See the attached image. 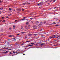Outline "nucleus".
<instances>
[{
    "instance_id": "nucleus-28",
    "label": "nucleus",
    "mask_w": 60,
    "mask_h": 60,
    "mask_svg": "<svg viewBox=\"0 0 60 60\" xmlns=\"http://www.w3.org/2000/svg\"><path fill=\"white\" fill-rule=\"evenodd\" d=\"M9 29L10 30H11V27H9Z\"/></svg>"
},
{
    "instance_id": "nucleus-59",
    "label": "nucleus",
    "mask_w": 60,
    "mask_h": 60,
    "mask_svg": "<svg viewBox=\"0 0 60 60\" xmlns=\"http://www.w3.org/2000/svg\"><path fill=\"white\" fill-rule=\"evenodd\" d=\"M52 0H51L50 1V2H52Z\"/></svg>"
},
{
    "instance_id": "nucleus-63",
    "label": "nucleus",
    "mask_w": 60,
    "mask_h": 60,
    "mask_svg": "<svg viewBox=\"0 0 60 60\" xmlns=\"http://www.w3.org/2000/svg\"><path fill=\"white\" fill-rule=\"evenodd\" d=\"M18 52L17 51L16 52V53H17Z\"/></svg>"
},
{
    "instance_id": "nucleus-49",
    "label": "nucleus",
    "mask_w": 60,
    "mask_h": 60,
    "mask_svg": "<svg viewBox=\"0 0 60 60\" xmlns=\"http://www.w3.org/2000/svg\"><path fill=\"white\" fill-rule=\"evenodd\" d=\"M57 7H55V8H54V9H56V8Z\"/></svg>"
},
{
    "instance_id": "nucleus-30",
    "label": "nucleus",
    "mask_w": 60,
    "mask_h": 60,
    "mask_svg": "<svg viewBox=\"0 0 60 60\" xmlns=\"http://www.w3.org/2000/svg\"><path fill=\"white\" fill-rule=\"evenodd\" d=\"M5 20H4H4L2 21V22H5Z\"/></svg>"
},
{
    "instance_id": "nucleus-2",
    "label": "nucleus",
    "mask_w": 60,
    "mask_h": 60,
    "mask_svg": "<svg viewBox=\"0 0 60 60\" xmlns=\"http://www.w3.org/2000/svg\"><path fill=\"white\" fill-rule=\"evenodd\" d=\"M43 30L42 29H41L39 30V32L40 33L42 34V30Z\"/></svg>"
},
{
    "instance_id": "nucleus-29",
    "label": "nucleus",
    "mask_w": 60,
    "mask_h": 60,
    "mask_svg": "<svg viewBox=\"0 0 60 60\" xmlns=\"http://www.w3.org/2000/svg\"><path fill=\"white\" fill-rule=\"evenodd\" d=\"M54 37H56V36H57V35H54Z\"/></svg>"
},
{
    "instance_id": "nucleus-57",
    "label": "nucleus",
    "mask_w": 60,
    "mask_h": 60,
    "mask_svg": "<svg viewBox=\"0 0 60 60\" xmlns=\"http://www.w3.org/2000/svg\"><path fill=\"white\" fill-rule=\"evenodd\" d=\"M26 55V54H25L24 53L23 54V55Z\"/></svg>"
},
{
    "instance_id": "nucleus-60",
    "label": "nucleus",
    "mask_w": 60,
    "mask_h": 60,
    "mask_svg": "<svg viewBox=\"0 0 60 60\" xmlns=\"http://www.w3.org/2000/svg\"><path fill=\"white\" fill-rule=\"evenodd\" d=\"M54 41H56L57 40H56H56H54Z\"/></svg>"
},
{
    "instance_id": "nucleus-54",
    "label": "nucleus",
    "mask_w": 60,
    "mask_h": 60,
    "mask_svg": "<svg viewBox=\"0 0 60 60\" xmlns=\"http://www.w3.org/2000/svg\"><path fill=\"white\" fill-rule=\"evenodd\" d=\"M9 18V17H8V16H7V18Z\"/></svg>"
},
{
    "instance_id": "nucleus-9",
    "label": "nucleus",
    "mask_w": 60,
    "mask_h": 60,
    "mask_svg": "<svg viewBox=\"0 0 60 60\" xmlns=\"http://www.w3.org/2000/svg\"><path fill=\"white\" fill-rule=\"evenodd\" d=\"M28 46H30V47H31L32 46H33V45H28Z\"/></svg>"
},
{
    "instance_id": "nucleus-37",
    "label": "nucleus",
    "mask_w": 60,
    "mask_h": 60,
    "mask_svg": "<svg viewBox=\"0 0 60 60\" xmlns=\"http://www.w3.org/2000/svg\"><path fill=\"white\" fill-rule=\"evenodd\" d=\"M16 11H19V9H17L16 10Z\"/></svg>"
},
{
    "instance_id": "nucleus-40",
    "label": "nucleus",
    "mask_w": 60,
    "mask_h": 60,
    "mask_svg": "<svg viewBox=\"0 0 60 60\" xmlns=\"http://www.w3.org/2000/svg\"><path fill=\"white\" fill-rule=\"evenodd\" d=\"M36 23V25H38V23H37L36 22H35Z\"/></svg>"
},
{
    "instance_id": "nucleus-46",
    "label": "nucleus",
    "mask_w": 60,
    "mask_h": 60,
    "mask_svg": "<svg viewBox=\"0 0 60 60\" xmlns=\"http://www.w3.org/2000/svg\"><path fill=\"white\" fill-rule=\"evenodd\" d=\"M11 50V49H9L8 50Z\"/></svg>"
},
{
    "instance_id": "nucleus-11",
    "label": "nucleus",
    "mask_w": 60,
    "mask_h": 60,
    "mask_svg": "<svg viewBox=\"0 0 60 60\" xmlns=\"http://www.w3.org/2000/svg\"><path fill=\"white\" fill-rule=\"evenodd\" d=\"M31 44H32V45H34V43H30Z\"/></svg>"
},
{
    "instance_id": "nucleus-58",
    "label": "nucleus",
    "mask_w": 60,
    "mask_h": 60,
    "mask_svg": "<svg viewBox=\"0 0 60 60\" xmlns=\"http://www.w3.org/2000/svg\"><path fill=\"white\" fill-rule=\"evenodd\" d=\"M48 1H46L45 2V3L46 2H47Z\"/></svg>"
},
{
    "instance_id": "nucleus-4",
    "label": "nucleus",
    "mask_w": 60,
    "mask_h": 60,
    "mask_svg": "<svg viewBox=\"0 0 60 60\" xmlns=\"http://www.w3.org/2000/svg\"><path fill=\"white\" fill-rule=\"evenodd\" d=\"M52 38H56V37H55V36L54 35H53L51 36Z\"/></svg>"
},
{
    "instance_id": "nucleus-12",
    "label": "nucleus",
    "mask_w": 60,
    "mask_h": 60,
    "mask_svg": "<svg viewBox=\"0 0 60 60\" xmlns=\"http://www.w3.org/2000/svg\"><path fill=\"white\" fill-rule=\"evenodd\" d=\"M42 3H43V2H42V1L41 2L39 3V4H42Z\"/></svg>"
},
{
    "instance_id": "nucleus-32",
    "label": "nucleus",
    "mask_w": 60,
    "mask_h": 60,
    "mask_svg": "<svg viewBox=\"0 0 60 60\" xmlns=\"http://www.w3.org/2000/svg\"><path fill=\"white\" fill-rule=\"evenodd\" d=\"M37 4V5H40V3H39V4Z\"/></svg>"
},
{
    "instance_id": "nucleus-17",
    "label": "nucleus",
    "mask_w": 60,
    "mask_h": 60,
    "mask_svg": "<svg viewBox=\"0 0 60 60\" xmlns=\"http://www.w3.org/2000/svg\"><path fill=\"white\" fill-rule=\"evenodd\" d=\"M26 42H30V41H27Z\"/></svg>"
},
{
    "instance_id": "nucleus-61",
    "label": "nucleus",
    "mask_w": 60,
    "mask_h": 60,
    "mask_svg": "<svg viewBox=\"0 0 60 60\" xmlns=\"http://www.w3.org/2000/svg\"><path fill=\"white\" fill-rule=\"evenodd\" d=\"M59 26V25H56V26Z\"/></svg>"
},
{
    "instance_id": "nucleus-13",
    "label": "nucleus",
    "mask_w": 60,
    "mask_h": 60,
    "mask_svg": "<svg viewBox=\"0 0 60 60\" xmlns=\"http://www.w3.org/2000/svg\"><path fill=\"white\" fill-rule=\"evenodd\" d=\"M15 38H13V40L15 41H16V39H15Z\"/></svg>"
},
{
    "instance_id": "nucleus-51",
    "label": "nucleus",
    "mask_w": 60,
    "mask_h": 60,
    "mask_svg": "<svg viewBox=\"0 0 60 60\" xmlns=\"http://www.w3.org/2000/svg\"><path fill=\"white\" fill-rule=\"evenodd\" d=\"M8 41H11V40H10V39H8Z\"/></svg>"
},
{
    "instance_id": "nucleus-22",
    "label": "nucleus",
    "mask_w": 60,
    "mask_h": 60,
    "mask_svg": "<svg viewBox=\"0 0 60 60\" xmlns=\"http://www.w3.org/2000/svg\"><path fill=\"white\" fill-rule=\"evenodd\" d=\"M53 24H56V23L55 22H53Z\"/></svg>"
},
{
    "instance_id": "nucleus-26",
    "label": "nucleus",
    "mask_w": 60,
    "mask_h": 60,
    "mask_svg": "<svg viewBox=\"0 0 60 60\" xmlns=\"http://www.w3.org/2000/svg\"><path fill=\"white\" fill-rule=\"evenodd\" d=\"M25 19H22V20H25Z\"/></svg>"
},
{
    "instance_id": "nucleus-27",
    "label": "nucleus",
    "mask_w": 60,
    "mask_h": 60,
    "mask_svg": "<svg viewBox=\"0 0 60 60\" xmlns=\"http://www.w3.org/2000/svg\"><path fill=\"white\" fill-rule=\"evenodd\" d=\"M25 33V32H21L20 33V34H23V33Z\"/></svg>"
},
{
    "instance_id": "nucleus-24",
    "label": "nucleus",
    "mask_w": 60,
    "mask_h": 60,
    "mask_svg": "<svg viewBox=\"0 0 60 60\" xmlns=\"http://www.w3.org/2000/svg\"><path fill=\"white\" fill-rule=\"evenodd\" d=\"M13 53H14V54H15V53H16V52L14 51L13 52Z\"/></svg>"
},
{
    "instance_id": "nucleus-33",
    "label": "nucleus",
    "mask_w": 60,
    "mask_h": 60,
    "mask_svg": "<svg viewBox=\"0 0 60 60\" xmlns=\"http://www.w3.org/2000/svg\"><path fill=\"white\" fill-rule=\"evenodd\" d=\"M22 11H24V9L23 8H22Z\"/></svg>"
},
{
    "instance_id": "nucleus-8",
    "label": "nucleus",
    "mask_w": 60,
    "mask_h": 60,
    "mask_svg": "<svg viewBox=\"0 0 60 60\" xmlns=\"http://www.w3.org/2000/svg\"><path fill=\"white\" fill-rule=\"evenodd\" d=\"M7 52H8V51H7L5 52H4L3 53V54H6V53H7Z\"/></svg>"
},
{
    "instance_id": "nucleus-15",
    "label": "nucleus",
    "mask_w": 60,
    "mask_h": 60,
    "mask_svg": "<svg viewBox=\"0 0 60 60\" xmlns=\"http://www.w3.org/2000/svg\"><path fill=\"white\" fill-rule=\"evenodd\" d=\"M24 43H23L22 44H21V46H22V45H23L24 44Z\"/></svg>"
},
{
    "instance_id": "nucleus-21",
    "label": "nucleus",
    "mask_w": 60,
    "mask_h": 60,
    "mask_svg": "<svg viewBox=\"0 0 60 60\" xmlns=\"http://www.w3.org/2000/svg\"><path fill=\"white\" fill-rule=\"evenodd\" d=\"M28 24H29V23H28V22H27L26 23V25H28Z\"/></svg>"
},
{
    "instance_id": "nucleus-56",
    "label": "nucleus",
    "mask_w": 60,
    "mask_h": 60,
    "mask_svg": "<svg viewBox=\"0 0 60 60\" xmlns=\"http://www.w3.org/2000/svg\"><path fill=\"white\" fill-rule=\"evenodd\" d=\"M50 38V39H51V38H52V37H51Z\"/></svg>"
},
{
    "instance_id": "nucleus-39",
    "label": "nucleus",
    "mask_w": 60,
    "mask_h": 60,
    "mask_svg": "<svg viewBox=\"0 0 60 60\" xmlns=\"http://www.w3.org/2000/svg\"><path fill=\"white\" fill-rule=\"evenodd\" d=\"M56 39V41H57V40H58V38H56V39Z\"/></svg>"
},
{
    "instance_id": "nucleus-34",
    "label": "nucleus",
    "mask_w": 60,
    "mask_h": 60,
    "mask_svg": "<svg viewBox=\"0 0 60 60\" xmlns=\"http://www.w3.org/2000/svg\"><path fill=\"white\" fill-rule=\"evenodd\" d=\"M40 22V23L41 24H42V22Z\"/></svg>"
},
{
    "instance_id": "nucleus-1",
    "label": "nucleus",
    "mask_w": 60,
    "mask_h": 60,
    "mask_svg": "<svg viewBox=\"0 0 60 60\" xmlns=\"http://www.w3.org/2000/svg\"><path fill=\"white\" fill-rule=\"evenodd\" d=\"M33 28L34 29H37V26H33Z\"/></svg>"
},
{
    "instance_id": "nucleus-50",
    "label": "nucleus",
    "mask_w": 60,
    "mask_h": 60,
    "mask_svg": "<svg viewBox=\"0 0 60 60\" xmlns=\"http://www.w3.org/2000/svg\"><path fill=\"white\" fill-rule=\"evenodd\" d=\"M30 26V25H28V26Z\"/></svg>"
},
{
    "instance_id": "nucleus-5",
    "label": "nucleus",
    "mask_w": 60,
    "mask_h": 60,
    "mask_svg": "<svg viewBox=\"0 0 60 60\" xmlns=\"http://www.w3.org/2000/svg\"><path fill=\"white\" fill-rule=\"evenodd\" d=\"M8 37H14L13 36V35H9Z\"/></svg>"
},
{
    "instance_id": "nucleus-38",
    "label": "nucleus",
    "mask_w": 60,
    "mask_h": 60,
    "mask_svg": "<svg viewBox=\"0 0 60 60\" xmlns=\"http://www.w3.org/2000/svg\"><path fill=\"white\" fill-rule=\"evenodd\" d=\"M2 19H4V17H2Z\"/></svg>"
},
{
    "instance_id": "nucleus-53",
    "label": "nucleus",
    "mask_w": 60,
    "mask_h": 60,
    "mask_svg": "<svg viewBox=\"0 0 60 60\" xmlns=\"http://www.w3.org/2000/svg\"><path fill=\"white\" fill-rule=\"evenodd\" d=\"M0 3H1V2H2V1L0 0Z\"/></svg>"
},
{
    "instance_id": "nucleus-48",
    "label": "nucleus",
    "mask_w": 60,
    "mask_h": 60,
    "mask_svg": "<svg viewBox=\"0 0 60 60\" xmlns=\"http://www.w3.org/2000/svg\"><path fill=\"white\" fill-rule=\"evenodd\" d=\"M19 35V34H16V35Z\"/></svg>"
},
{
    "instance_id": "nucleus-18",
    "label": "nucleus",
    "mask_w": 60,
    "mask_h": 60,
    "mask_svg": "<svg viewBox=\"0 0 60 60\" xmlns=\"http://www.w3.org/2000/svg\"><path fill=\"white\" fill-rule=\"evenodd\" d=\"M21 29L23 30L24 29V28L22 27H21Z\"/></svg>"
},
{
    "instance_id": "nucleus-3",
    "label": "nucleus",
    "mask_w": 60,
    "mask_h": 60,
    "mask_svg": "<svg viewBox=\"0 0 60 60\" xmlns=\"http://www.w3.org/2000/svg\"><path fill=\"white\" fill-rule=\"evenodd\" d=\"M32 35V34H31L30 33H29L28 34V36H31Z\"/></svg>"
},
{
    "instance_id": "nucleus-52",
    "label": "nucleus",
    "mask_w": 60,
    "mask_h": 60,
    "mask_svg": "<svg viewBox=\"0 0 60 60\" xmlns=\"http://www.w3.org/2000/svg\"><path fill=\"white\" fill-rule=\"evenodd\" d=\"M49 40H50V39H51V38H49Z\"/></svg>"
},
{
    "instance_id": "nucleus-44",
    "label": "nucleus",
    "mask_w": 60,
    "mask_h": 60,
    "mask_svg": "<svg viewBox=\"0 0 60 60\" xmlns=\"http://www.w3.org/2000/svg\"><path fill=\"white\" fill-rule=\"evenodd\" d=\"M25 28H27V27L26 26H25Z\"/></svg>"
},
{
    "instance_id": "nucleus-55",
    "label": "nucleus",
    "mask_w": 60,
    "mask_h": 60,
    "mask_svg": "<svg viewBox=\"0 0 60 60\" xmlns=\"http://www.w3.org/2000/svg\"><path fill=\"white\" fill-rule=\"evenodd\" d=\"M58 38L59 37H60V35L59 36H58Z\"/></svg>"
},
{
    "instance_id": "nucleus-64",
    "label": "nucleus",
    "mask_w": 60,
    "mask_h": 60,
    "mask_svg": "<svg viewBox=\"0 0 60 60\" xmlns=\"http://www.w3.org/2000/svg\"><path fill=\"white\" fill-rule=\"evenodd\" d=\"M59 22H60V20H59Z\"/></svg>"
},
{
    "instance_id": "nucleus-35",
    "label": "nucleus",
    "mask_w": 60,
    "mask_h": 60,
    "mask_svg": "<svg viewBox=\"0 0 60 60\" xmlns=\"http://www.w3.org/2000/svg\"><path fill=\"white\" fill-rule=\"evenodd\" d=\"M38 44H39L38 43H37L36 45H38Z\"/></svg>"
},
{
    "instance_id": "nucleus-47",
    "label": "nucleus",
    "mask_w": 60,
    "mask_h": 60,
    "mask_svg": "<svg viewBox=\"0 0 60 60\" xmlns=\"http://www.w3.org/2000/svg\"><path fill=\"white\" fill-rule=\"evenodd\" d=\"M17 21V20H15V22H16V21Z\"/></svg>"
},
{
    "instance_id": "nucleus-36",
    "label": "nucleus",
    "mask_w": 60,
    "mask_h": 60,
    "mask_svg": "<svg viewBox=\"0 0 60 60\" xmlns=\"http://www.w3.org/2000/svg\"><path fill=\"white\" fill-rule=\"evenodd\" d=\"M26 17H23V19H26Z\"/></svg>"
},
{
    "instance_id": "nucleus-6",
    "label": "nucleus",
    "mask_w": 60,
    "mask_h": 60,
    "mask_svg": "<svg viewBox=\"0 0 60 60\" xmlns=\"http://www.w3.org/2000/svg\"><path fill=\"white\" fill-rule=\"evenodd\" d=\"M13 29H14L15 28H16V26L15 25H13Z\"/></svg>"
},
{
    "instance_id": "nucleus-20",
    "label": "nucleus",
    "mask_w": 60,
    "mask_h": 60,
    "mask_svg": "<svg viewBox=\"0 0 60 60\" xmlns=\"http://www.w3.org/2000/svg\"><path fill=\"white\" fill-rule=\"evenodd\" d=\"M38 26H40H40H41V24H39L38 25Z\"/></svg>"
},
{
    "instance_id": "nucleus-25",
    "label": "nucleus",
    "mask_w": 60,
    "mask_h": 60,
    "mask_svg": "<svg viewBox=\"0 0 60 60\" xmlns=\"http://www.w3.org/2000/svg\"><path fill=\"white\" fill-rule=\"evenodd\" d=\"M45 45V44H41L40 45V46H41V45Z\"/></svg>"
},
{
    "instance_id": "nucleus-14",
    "label": "nucleus",
    "mask_w": 60,
    "mask_h": 60,
    "mask_svg": "<svg viewBox=\"0 0 60 60\" xmlns=\"http://www.w3.org/2000/svg\"><path fill=\"white\" fill-rule=\"evenodd\" d=\"M9 11H11V8H9Z\"/></svg>"
},
{
    "instance_id": "nucleus-43",
    "label": "nucleus",
    "mask_w": 60,
    "mask_h": 60,
    "mask_svg": "<svg viewBox=\"0 0 60 60\" xmlns=\"http://www.w3.org/2000/svg\"><path fill=\"white\" fill-rule=\"evenodd\" d=\"M34 35H37V34H34Z\"/></svg>"
},
{
    "instance_id": "nucleus-41",
    "label": "nucleus",
    "mask_w": 60,
    "mask_h": 60,
    "mask_svg": "<svg viewBox=\"0 0 60 60\" xmlns=\"http://www.w3.org/2000/svg\"><path fill=\"white\" fill-rule=\"evenodd\" d=\"M56 38H57V39H58V37H56Z\"/></svg>"
},
{
    "instance_id": "nucleus-19",
    "label": "nucleus",
    "mask_w": 60,
    "mask_h": 60,
    "mask_svg": "<svg viewBox=\"0 0 60 60\" xmlns=\"http://www.w3.org/2000/svg\"><path fill=\"white\" fill-rule=\"evenodd\" d=\"M10 54L9 55H11V54H12V53L11 52H9Z\"/></svg>"
},
{
    "instance_id": "nucleus-10",
    "label": "nucleus",
    "mask_w": 60,
    "mask_h": 60,
    "mask_svg": "<svg viewBox=\"0 0 60 60\" xmlns=\"http://www.w3.org/2000/svg\"><path fill=\"white\" fill-rule=\"evenodd\" d=\"M40 22H39L38 21H36L35 22V23H40Z\"/></svg>"
},
{
    "instance_id": "nucleus-23",
    "label": "nucleus",
    "mask_w": 60,
    "mask_h": 60,
    "mask_svg": "<svg viewBox=\"0 0 60 60\" xmlns=\"http://www.w3.org/2000/svg\"><path fill=\"white\" fill-rule=\"evenodd\" d=\"M44 24H45V23H46V22L45 21H44Z\"/></svg>"
},
{
    "instance_id": "nucleus-16",
    "label": "nucleus",
    "mask_w": 60,
    "mask_h": 60,
    "mask_svg": "<svg viewBox=\"0 0 60 60\" xmlns=\"http://www.w3.org/2000/svg\"><path fill=\"white\" fill-rule=\"evenodd\" d=\"M23 4V5H25V4H26V3H23V4Z\"/></svg>"
},
{
    "instance_id": "nucleus-31",
    "label": "nucleus",
    "mask_w": 60,
    "mask_h": 60,
    "mask_svg": "<svg viewBox=\"0 0 60 60\" xmlns=\"http://www.w3.org/2000/svg\"><path fill=\"white\" fill-rule=\"evenodd\" d=\"M56 0H53V2H55V1H56Z\"/></svg>"
},
{
    "instance_id": "nucleus-7",
    "label": "nucleus",
    "mask_w": 60,
    "mask_h": 60,
    "mask_svg": "<svg viewBox=\"0 0 60 60\" xmlns=\"http://www.w3.org/2000/svg\"><path fill=\"white\" fill-rule=\"evenodd\" d=\"M21 11V8H19V9L18 11Z\"/></svg>"
},
{
    "instance_id": "nucleus-62",
    "label": "nucleus",
    "mask_w": 60,
    "mask_h": 60,
    "mask_svg": "<svg viewBox=\"0 0 60 60\" xmlns=\"http://www.w3.org/2000/svg\"><path fill=\"white\" fill-rule=\"evenodd\" d=\"M2 21V20L0 21V22H1V21Z\"/></svg>"
},
{
    "instance_id": "nucleus-45",
    "label": "nucleus",
    "mask_w": 60,
    "mask_h": 60,
    "mask_svg": "<svg viewBox=\"0 0 60 60\" xmlns=\"http://www.w3.org/2000/svg\"><path fill=\"white\" fill-rule=\"evenodd\" d=\"M31 22H32V23H34V22H33V21H32Z\"/></svg>"
},
{
    "instance_id": "nucleus-42",
    "label": "nucleus",
    "mask_w": 60,
    "mask_h": 60,
    "mask_svg": "<svg viewBox=\"0 0 60 60\" xmlns=\"http://www.w3.org/2000/svg\"><path fill=\"white\" fill-rule=\"evenodd\" d=\"M30 19H33V18H30Z\"/></svg>"
}]
</instances>
